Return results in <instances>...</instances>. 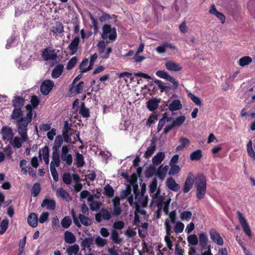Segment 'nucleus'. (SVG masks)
<instances>
[{
    "label": "nucleus",
    "mask_w": 255,
    "mask_h": 255,
    "mask_svg": "<svg viewBox=\"0 0 255 255\" xmlns=\"http://www.w3.org/2000/svg\"><path fill=\"white\" fill-rule=\"evenodd\" d=\"M121 198L123 199L128 198L129 203L137 210H140V207H145L148 202L147 196L140 194L139 190L134 191V197L131 194V189L130 186H127L126 189L122 191Z\"/></svg>",
    "instance_id": "f257e3e1"
},
{
    "label": "nucleus",
    "mask_w": 255,
    "mask_h": 255,
    "mask_svg": "<svg viewBox=\"0 0 255 255\" xmlns=\"http://www.w3.org/2000/svg\"><path fill=\"white\" fill-rule=\"evenodd\" d=\"M26 120H23L19 122L18 125L17 131L21 137L15 136L10 140V143L14 148H19L21 147L23 142L28 139L27 136V123Z\"/></svg>",
    "instance_id": "f03ea898"
},
{
    "label": "nucleus",
    "mask_w": 255,
    "mask_h": 255,
    "mask_svg": "<svg viewBox=\"0 0 255 255\" xmlns=\"http://www.w3.org/2000/svg\"><path fill=\"white\" fill-rule=\"evenodd\" d=\"M27 113L25 117H22V112L20 108H14L11 113V118L14 120V123L16 124L18 128V125L19 122L23 120H26L28 122L27 126L31 123L32 117V110L30 105L26 106Z\"/></svg>",
    "instance_id": "7ed1b4c3"
},
{
    "label": "nucleus",
    "mask_w": 255,
    "mask_h": 255,
    "mask_svg": "<svg viewBox=\"0 0 255 255\" xmlns=\"http://www.w3.org/2000/svg\"><path fill=\"white\" fill-rule=\"evenodd\" d=\"M197 188V197L199 199L204 198L206 191V179L203 174L198 175L195 179Z\"/></svg>",
    "instance_id": "20e7f679"
},
{
    "label": "nucleus",
    "mask_w": 255,
    "mask_h": 255,
    "mask_svg": "<svg viewBox=\"0 0 255 255\" xmlns=\"http://www.w3.org/2000/svg\"><path fill=\"white\" fill-rule=\"evenodd\" d=\"M117 37L116 29L112 28L110 25L105 24L103 27V33L102 37L104 39H109L114 40Z\"/></svg>",
    "instance_id": "39448f33"
},
{
    "label": "nucleus",
    "mask_w": 255,
    "mask_h": 255,
    "mask_svg": "<svg viewBox=\"0 0 255 255\" xmlns=\"http://www.w3.org/2000/svg\"><path fill=\"white\" fill-rule=\"evenodd\" d=\"M107 42L104 41H99L97 47L99 55L101 58L107 59L109 57L110 53L112 52V48L110 47H107Z\"/></svg>",
    "instance_id": "423d86ee"
},
{
    "label": "nucleus",
    "mask_w": 255,
    "mask_h": 255,
    "mask_svg": "<svg viewBox=\"0 0 255 255\" xmlns=\"http://www.w3.org/2000/svg\"><path fill=\"white\" fill-rule=\"evenodd\" d=\"M70 150V146L63 145L61 148V160L65 162L67 165H71L73 162V157L71 154L69 153Z\"/></svg>",
    "instance_id": "0eeeda50"
},
{
    "label": "nucleus",
    "mask_w": 255,
    "mask_h": 255,
    "mask_svg": "<svg viewBox=\"0 0 255 255\" xmlns=\"http://www.w3.org/2000/svg\"><path fill=\"white\" fill-rule=\"evenodd\" d=\"M156 75L161 78L165 79L172 83L175 88L178 87L179 83L175 78L170 75L167 72L162 70H159L156 72Z\"/></svg>",
    "instance_id": "6e6552de"
},
{
    "label": "nucleus",
    "mask_w": 255,
    "mask_h": 255,
    "mask_svg": "<svg viewBox=\"0 0 255 255\" xmlns=\"http://www.w3.org/2000/svg\"><path fill=\"white\" fill-rule=\"evenodd\" d=\"M237 215L239 221L244 232L248 236L251 237L252 236L251 230L247 220L240 211L237 212Z\"/></svg>",
    "instance_id": "1a4fd4ad"
},
{
    "label": "nucleus",
    "mask_w": 255,
    "mask_h": 255,
    "mask_svg": "<svg viewBox=\"0 0 255 255\" xmlns=\"http://www.w3.org/2000/svg\"><path fill=\"white\" fill-rule=\"evenodd\" d=\"M152 203L155 204L158 208V212L162 210L163 204L166 201V199L164 194L161 195L160 193L156 194L154 195H152Z\"/></svg>",
    "instance_id": "9d476101"
},
{
    "label": "nucleus",
    "mask_w": 255,
    "mask_h": 255,
    "mask_svg": "<svg viewBox=\"0 0 255 255\" xmlns=\"http://www.w3.org/2000/svg\"><path fill=\"white\" fill-rule=\"evenodd\" d=\"M43 59L47 61H53L56 60L57 54L55 50L51 47H48L44 49L42 53Z\"/></svg>",
    "instance_id": "9b49d317"
},
{
    "label": "nucleus",
    "mask_w": 255,
    "mask_h": 255,
    "mask_svg": "<svg viewBox=\"0 0 255 255\" xmlns=\"http://www.w3.org/2000/svg\"><path fill=\"white\" fill-rule=\"evenodd\" d=\"M209 235L211 240L214 243L220 246L223 245L224 240L217 230L213 228L210 229Z\"/></svg>",
    "instance_id": "f8f14e48"
},
{
    "label": "nucleus",
    "mask_w": 255,
    "mask_h": 255,
    "mask_svg": "<svg viewBox=\"0 0 255 255\" xmlns=\"http://www.w3.org/2000/svg\"><path fill=\"white\" fill-rule=\"evenodd\" d=\"M169 215V218H167L164 223V225L165 226V230H168V232H170V230L172 229V224L175 222H176V212L175 210H173L171 211L170 213L168 214Z\"/></svg>",
    "instance_id": "ddd939ff"
},
{
    "label": "nucleus",
    "mask_w": 255,
    "mask_h": 255,
    "mask_svg": "<svg viewBox=\"0 0 255 255\" xmlns=\"http://www.w3.org/2000/svg\"><path fill=\"white\" fill-rule=\"evenodd\" d=\"M54 85V82L50 80L44 81L40 86V91L42 94L46 95L52 90Z\"/></svg>",
    "instance_id": "4468645a"
},
{
    "label": "nucleus",
    "mask_w": 255,
    "mask_h": 255,
    "mask_svg": "<svg viewBox=\"0 0 255 255\" xmlns=\"http://www.w3.org/2000/svg\"><path fill=\"white\" fill-rule=\"evenodd\" d=\"M112 217V214L110 211L106 209H102L96 215V220L97 222H100L102 220H109Z\"/></svg>",
    "instance_id": "2eb2a0df"
},
{
    "label": "nucleus",
    "mask_w": 255,
    "mask_h": 255,
    "mask_svg": "<svg viewBox=\"0 0 255 255\" xmlns=\"http://www.w3.org/2000/svg\"><path fill=\"white\" fill-rule=\"evenodd\" d=\"M194 182V176L192 172H189L183 187V192L186 193L188 192L193 187Z\"/></svg>",
    "instance_id": "dca6fc26"
},
{
    "label": "nucleus",
    "mask_w": 255,
    "mask_h": 255,
    "mask_svg": "<svg viewBox=\"0 0 255 255\" xmlns=\"http://www.w3.org/2000/svg\"><path fill=\"white\" fill-rule=\"evenodd\" d=\"M167 70L170 71L178 72L182 69V67L179 64L172 60H169L165 63Z\"/></svg>",
    "instance_id": "f3484780"
},
{
    "label": "nucleus",
    "mask_w": 255,
    "mask_h": 255,
    "mask_svg": "<svg viewBox=\"0 0 255 255\" xmlns=\"http://www.w3.org/2000/svg\"><path fill=\"white\" fill-rule=\"evenodd\" d=\"M166 235L164 237V241L166 243V245L170 251L173 250V241L175 240V238L171 236V234L173 232L172 230H170V232H168V230H165Z\"/></svg>",
    "instance_id": "a211bd4d"
},
{
    "label": "nucleus",
    "mask_w": 255,
    "mask_h": 255,
    "mask_svg": "<svg viewBox=\"0 0 255 255\" xmlns=\"http://www.w3.org/2000/svg\"><path fill=\"white\" fill-rule=\"evenodd\" d=\"M3 138L4 140H10L13 136L12 129L7 126H5L1 129Z\"/></svg>",
    "instance_id": "6ab92c4d"
},
{
    "label": "nucleus",
    "mask_w": 255,
    "mask_h": 255,
    "mask_svg": "<svg viewBox=\"0 0 255 255\" xmlns=\"http://www.w3.org/2000/svg\"><path fill=\"white\" fill-rule=\"evenodd\" d=\"M79 42L80 38L79 37H76L72 40L68 47L71 55L76 54L78 49Z\"/></svg>",
    "instance_id": "aec40b11"
},
{
    "label": "nucleus",
    "mask_w": 255,
    "mask_h": 255,
    "mask_svg": "<svg viewBox=\"0 0 255 255\" xmlns=\"http://www.w3.org/2000/svg\"><path fill=\"white\" fill-rule=\"evenodd\" d=\"M156 143L155 140L152 139L151 140L150 145L147 148L145 151L143 157L145 158H149L154 153L156 150Z\"/></svg>",
    "instance_id": "412c9836"
},
{
    "label": "nucleus",
    "mask_w": 255,
    "mask_h": 255,
    "mask_svg": "<svg viewBox=\"0 0 255 255\" xmlns=\"http://www.w3.org/2000/svg\"><path fill=\"white\" fill-rule=\"evenodd\" d=\"M17 66L19 69H26L29 67L31 64V61L29 58L25 61V59L21 57L19 59L16 60Z\"/></svg>",
    "instance_id": "4be33fe9"
},
{
    "label": "nucleus",
    "mask_w": 255,
    "mask_h": 255,
    "mask_svg": "<svg viewBox=\"0 0 255 255\" xmlns=\"http://www.w3.org/2000/svg\"><path fill=\"white\" fill-rule=\"evenodd\" d=\"M166 184L169 189L175 192L178 191L180 188L179 185L176 183L175 180L171 177L167 179Z\"/></svg>",
    "instance_id": "5701e85b"
},
{
    "label": "nucleus",
    "mask_w": 255,
    "mask_h": 255,
    "mask_svg": "<svg viewBox=\"0 0 255 255\" xmlns=\"http://www.w3.org/2000/svg\"><path fill=\"white\" fill-rule=\"evenodd\" d=\"M51 157L52 161H51L50 167H58L59 166L60 164V160L58 151H53Z\"/></svg>",
    "instance_id": "b1692460"
},
{
    "label": "nucleus",
    "mask_w": 255,
    "mask_h": 255,
    "mask_svg": "<svg viewBox=\"0 0 255 255\" xmlns=\"http://www.w3.org/2000/svg\"><path fill=\"white\" fill-rule=\"evenodd\" d=\"M199 243L200 246L203 249L207 248L209 245L208 237L206 233L202 232L199 235Z\"/></svg>",
    "instance_id": "393cba45"
},
{
    "label": "nucleus",
    "mask_w": 255,
    "mask_h": 255,
    "mask_svg": "<svg viewBox=\"0 0 255 255\" xmlns=\"http://www.w3.org/2000/svg\"><path fill=\"white\" fill-rule=\"evenodd\" d=\"M93 245V240L91 238H86L82 241L81 246L83 250H85L86 249H87L90 251Z\"/></svg>",
    "instance_id": "a878e982"
},
{
    "label": "nucleus",
    "mask_w": 255,
    "mask_h": 255,
    "mask_svg": "<svg viewBox=\"0 0 255 255\" xmlns=\"http://www.w3.org/2000/svg\"><path fill=\"white\" fill-rule=\"evenodd\" d=\"M210 13L215 15L220 20L222 23H224L225 21V16L224 15L217 11L216 8L214 4H212L210 7Z\"/></svg>",
    "instance_id": "bb28decb"
},
{
    "label": "nucleus",
    "mask_w": 255,
    "mask_h": 255,
    "mask_svg": "<svg viewBox=\"0 0 255 255\" xmlns=\"http://www.w3.org/2000/svg\"><path fill=\"white\" fill-rule=\"evenodd\" d=\"M55 206L56 203L54 200L48 199H44L41 204V207H46L47 209L50 210H54Z\"/></svg>",
    "instance_id": "cd10ccee"
},
{
    "label": "nucleus",
    "mask_w": 255,
    "mask_h": 255,
    "mask_svg": "<svg viewBox=\"0 0 255 255\" xmlns=\"http://www.w3.org/2000/svg\"><path fill=\"white\" fill-rule=\"evenodd\" d=\"M64 67L62 65H57L52 70L51 76L54 79H56L60 76L63 71Z\"/></svg>",
    "instance_id": "c85d7f7f"
},
{
    "label": "nucleus",
    "mask_w": 255,
    "mask_h": 255,
    "mask_svg": "<svg viewBox=\"0 0 255 255\" xmlns=\"http://www.w3.org/2000/svg\"><path fill=\"white\" fill-rule=\"evenodd\" d=\"M165 157V154L163 152H158L152 158V162L154 165H158L161 163Z\"/></svg>",
    "instance_id": "c756f323"
},
{
    "label": "nucleus",
    "mask_w": 255,
    "mask_h": 255,
    "mask_svg": "<svg viewBox=\"0 0 255 255\" xmlns=\"http://www.w3.org/2000/svg\"><path fill=\"white\" fill-rule=\"evenodd\" d=\"M37 216L35 213H31L27 218V222L28 224L33 228L37 226Z\"/></svg>",
    "instance_id": "7c9ffc66"
},
{
    "label": "nucleus",
    "mask_w": 255,
    "mask_h": 255,
    "mask_svg": "<svg viewBox=\"0 0 255 255\" xmlns=\"http://www.w3.org/2000/svg\"><path fill=\"white\" fill-rule=\"evenodd\" d=\"M63 142L62 135L59 134L56 136L52 147L53 151H58Z\"/></svg>",
    "instance_id": "2f4dec72"
},
{
    "label": "nucleus",
    "mask_w": 255,
    "mask_h": 255,
    "mask_svg": "<svg viewBox=\"0 0 255 255\" xmlns=\"http://www.w3.org/2000/svg\"><path fill=\"white\" fill-rule=\"evenodd\" d=\"M182 105L179 100H174L169 105L168 108L171 111H175L182 108Z\"/></svg>",
    "instance_id": "473e14b6"
},
{
    "label": "nucleus",
    "mask_w": 255,
    "mask_h": 255,
    "mask_svg": "<svg viewBox=\"0 0 255 255\" xmlns=\"http://www.w3.org/2000/svg\"><path fill=\"white\" fill-rule=\"evenodd\" d=\"M64 240L67 243L73 244L76 242V237L72 232L67 231L64 233Z\"/></svg>",
    "instance_id": "72a5a7b5"
},
{
    "label": "nucleus",
    "mask_w": 255,
    "mask_h": 255,
    "mask_svg": "<svg viewBox=\"0 0 255 255\" xmlns=\"http://www.w3.org/2000/svg\"><path fill=\"white\" fill-rule=\"evenodd\" d=\"M169 170V166L165 165L164 166H161L157 171L158 177L161 180H163L166 176Z\"/></svg>",
    "instance_id": "f704fd0d"
},
{
    "label": "nucleus",
    "mask_w": 255,
    "mask_h": 255,
    "mask_svg": "<svg viewBox=\"0 0 255 255\" xmlns=\"http://www.w3.org/2000/svg\"><path fill=\"white\" fill-rule=\"evenodd\" d=\"M88 201L92 210L96 211L100 208V204L97 201H94L93 196H90L88 197Z\"/></svg>",
    "instance_id": "c9c22d12"
},
{
    "label": "nucleus",
    "mask_w": 255,
    "mask_h": 255,
    "mask_svg": "<svg viewBox=\"0 0 255 255\" xmlns=\"http://www.w3.org/2000/svg\"><path fill=\"white\" fill-rule=\"evenodd\" d=\"M159 102L160 100L156 98L149 100L147 102V107L148 109L151 111H153L158 107Z\"/></svg>",
    "instance_id": "e433bc0d"
},
{
    "label": "nucleus",
    "mask_w": 255,
    "mask_h": 255,
    "mask_svg": "<svg viewBox=\"0 0 255 255\" xmlns=\"http://www.w3.org/2000/svg\"><path fill=\"white\" fill-rule=\"evenodd\" d=\"M78 219L81 225L82 224L84 226H88L91 225L92 223L91 219L81 214L79 215Z\"/></svg>",
    "instance_id": "4c0bfd02"
},
{
    "label": "nucleus",
    "mask_w": 255,
    "mask_h": 255,
    "mask_svg": "<svg viewBox=\"0 0 255 255\" xmlns=\"http://www.w3.org/2000/svg\"><path fill=\"white\" fill-rule=\"evenodd\" d=\"M88 63L89 61L87 58L84 59L82 61L79 66V69L81 72H86L92 69V66H91L90 64L88 66Z\"/></svg>",
    "instance_id": "58836bf2"
},
{
    "label": "nucleus",
    "mask_w": 255,
    "mask_h": 255,
    "mask_svg": "<svg viewBox=\"0 0 255 255\" xmlns=\"http://www.w3.org/2000/svg\"><path fill=\"white\" fill-rule=\"evenodd\" d=\"M157 182L156 179L153 180L149 185V191L152 194V195H154L156 194L160 193V190L159 188H157Z\"/></svg>",
    "instance_id": "ea45409f"
},
{
    "label": "nucleus",
    "mask_w": 255,
    "mask_h": 255,
    "mask_svg": "<svg viewBox=\"0 0 255 255\" xmlns=\"http://www.w3.org/2000/svg\"><path fill=\"white\" fill-rule=\"evenodd\" d=\"M180 144L176 147V150L180 151L183 150L185 147L189 145L190 144V140L184 137H181L180 138Z\"/></svg>",
    "instance_id": "a19ab883"
},
{
    "label": "nucleus",
    "mask_w": 255,
    "mask_h": 255,
    "mask_svg": "<svg viewBox=\"0 0 255 255\" xmlns=\"http://www.w3.org/2000/svg\"><path fill=\"white\" fill-rule=\"evenodd\" d=\"M42 157L46 165H48L49 162V149L48 146L45 145L42 149Z\"/></svg>",
    "instance_id": "79ce46f5"
},
{
    "label": "nucleus",
    "mask_w": 255,
    "mask_h": 255,
    "mask_svg": "<svg viewBox=\"0 0 255 255\" xmlns=\"http://www.w3.org/2000/svg\"><path fill=\"white\" fill-rule=\"evenodd\" d=\"M79 251V246L78 245H74L69 247L66 252L68 255H76Z\"/></svg>",
    "instance_id": "37998d69"
},
{
    "label": "nucleus",
    "mask_w": 255,
    "mask_h": 255,
    "mask_svg": "<svg viewBox=\"0 0 255 255\" xmlns=\"http://www.w3.org/2000/svg\"><path fill=\"white\" fill-rule=\"evenodd\" d=\"M57 196L61 197L62 199L65 200L66 201H68L69 199V195L67 192L61 187L57 189Z\"/></svg>",
    "instance_id": "c03bdc74"
},
{
    "label": "nucleus",
    "mask_w": 255,
    "mask_h": 255,
    "mask_svg": "<svg viewBox=\"0 0 255 255\" xmlns=\"http://www.w3.org/2000/svg\"><path fill=\"white\" fill-rule=\"evenodd\" d=\"M154 82L157 85L158 88L160 89L161 92H168L171 89L170 86L165 85L164 83L160 80L156 79Z\"/></svg>",
    "instance_id": "a18cd8bd"
},
{
    "label": "nucleus",
    "mask_w": 255,
    "mask_h": 255,
    "mask_svg": "<svg viewBox=\"0 0 255 255\" xmlns=\"http://www.w3.org/2000/svg\"><path fill=\"white\" fill-rule=\"evenodd\" d=\"M173 224H174V231L176 234H178L183 231L185 227L183 223L180 221H177Z\"/></svg>",
    "instance_id": "49530a36"
},
{
    "label": "nucleus",
    "mask_w": 255,
    "mask_h": 255,
    "mask_svg": "<svg viewBox=\"0 0 255 255\" xmlns=\"http://www.w3.org/2000/svg\"><path fill=\"white\" fill-rule=\"evenodd\" d=\"M75 161L76 166L78 167H83L84 165L85 162L83 155L80 154L79 152H77L76 153Z\"/></svg>",
    "instance_id": "de8ad7c7"
},
{
    "label": "nucleus",
    "mask_w": 255,
    "mask_h": 255,
    "mask_svg": "<svg viewBox=\"0 0 255 255\" xmlns=\"http://www.w3.org/2000/svg\"><path fill=\"white\" fill-rule=\"evenodd\" d=\"M23 99L20 97H15L12 101V105L15 108H20L23 105Z\"/></svg>",
    "instance_id": "09e8293b"
},
{
    "label": "nucleus",
    "mask_w": 255,
    "mask_h": 255,
    "mask_svg": "<svg viewBox=\"0 0 255 255\" xmlns=\"http://www.w3.org/2000/svg\"><path fill=\"white\" fill-rule=\"evenodd\" d=\"M72 224V220L70 216L65 217L61 221L62 227L64 229L68 228Z\"/></svg>",
    "instance_id": "8fccbe9b"
},
{
    "label": "nucleus",
    "mask_w": 255,
    "mask_h": 255,
    "mask_svg": "<svg viewBox=\"0 0 255 255\" xmlns=\"http://www.w3.org/2000/svg\"><path fill=\"white\" fill-rule=\"evenodd\" d=\"M201 150L198 149L191 153L190 155V158L191 160H198L201 158Z\"/></svg>",
    "instance_id": "3c124183"
},
{
    "label": "nucleus",
    "mask_w": 255,
    "mask_h": 255,
    "mask_svg": "<svg viewBox=\"0 0 255 255\" xmlns=\"http://www.w3.org/2000/svg\"><path fill=\"white\" fill-rule=\"evenodd\" d=\"M186 117L184 116H180L177 118L172 123L174 127H179L185 121Z\"/></svg>",
    "instance_id": "603ef678"
},
{
    "label": "nucleus",
    "mask_w": 255,
    "mask_h": 255,
    "mask_svg": "<svg viewBox=\"0 0 255 255\" xmlns=\"http://www.w3.org/2000/svg\"><path fill=\"white\" fill-rule=\"evenodd\" d=\"M188 97L197 106L202 105V102L201 99L192 94L191 93H189L188 94Z\"/></svg>",
    "instance_id": "864d4df0"
},
{
    "label": "nucleus",
    "mask_w": 255,
    "mask_h": 255,
    "mask_svg": "<svg viewBox=\"0 0 255 255\" xmlns=\"http://www.w3.org/2000/svg\"><path fill=\"white\" fill-rule=\"evenodd\" d=\"M41 188L39 183H34L31 189V195L33 197H36L40 193Z\"/></svg>",
    "instance_id": "5fc2aeb1"
},
{
    "label": "nucleus",
    "mask_w": 255,
    "mask_h": 255,
    "mask_svg": "<svg viewBox=\"0 0 255 255\" xmlns=\"http://www.w3.org/2000/svg\"><path fill=\"white\" fill-rule=\"evenodd\" d=\"M252 61V59L250 57L245 56L239 60V64L241 66H245L249 65Z\"/></svg>",
    "instance_id": "6e6d98bb"
},
{
    "label": "nucleus",
    "mask_w": 255,
    "mask_h": 255,
    "mask_svg": "<svg viewBox=\"0 0 255 255\" xmlns=\"http://www.w3.org/2000/svg\"><path fill=\"white\" fill-rule=\"evenodd\" d=\"M187 241L190 244L193 246H196L198 244V239L196 235L192 234L187 237Z\"/></svg>",
    "instance_id": "4d7b16f0"
},
{
    "label": "nucleus",
    "mask_w": 255,
    "mask_h": 255,
    "mask_svg": "<svg viewBox=\"0 0 255 255\" xmlns=\"http://www.w3.org/2000/svg\"><path fill=\"white\" fill-rule=\"evenodd\" d=\"M105 194L109 197L113 196L114 194V190L112 187L109 184L106 185L104 188Z\"/></svg>",
    "instance_id": "13d9d810"
},
{
    "label": "nucleus",
    "mask_w": 255,
    "mask_h": 255,
    "mask_svg": "<svg viewBox=\"0 0 255 255\" xmlns=\"http://www.w3.org/2000/svg\"><path fill=\"white\" fill-rule=\"evenodd\" d=\"M79 113L84 118H88L90 116L89 110L85 107L84 103L81 105Z\"/></svg>",
    "instance_id": "bf43d9fd"
},
{
    "label": "nucleus",
    "mask_w": 255,
    "mask_h": 255,
    "mask_svg": "<svg viewBox=\"0 0 255 255\" xmlns=\"http://www.w3.org/2000/svg\"><path fill=\"white\" fill-rule=\"evenodd\" d=\"M8 221L7 219H3L0 225V234H3L8 228Z\"/></svg>",
    "instance_id": "052dcab7"
},
{
    "label": "nucleus",
    "mask_w": 255,
    "mask_h": 255,
    "mask_svg": "<svg viewBox=\"0 0 255 255\" xmlns=\"http://www.w3.org/2000/svg\"><path fill=\"white\" fill-rule=\"evenodd\" d=\"M192 214L190 211H184L180 214V218L182 220L188 221L192 217Z\"/></svg>",
    "instance_id": "680f3d73"
},
{
    "label": "nucleus",
    "mask_w": 255,
    "mask_h": 255,
    "mask_svg": "<svg viewBox=\"0 0 255 255\" xmlns=\"http://www.w3.org/2000/svg\"><path fill=\"white\" fill-rule=\"evenodd\" d=\"M107 243V241L106 239H103L100 236L97 237L95 240V243L99 247H104Z\"/></svg>",
    "instance_id": "e2e57ef3"
},
{
    "label": "nucleus",
    "mask_w": 255,
    "mask_h": 255,
    "mask_svg": "<svg viewBox=\"0 0 255 255\" xmlns=\"http://www.w3.org/2000/svg\"><path fill=\"white\" fill-rule=\"evenodd\" d=\"M84 87V83L83 82H80L79 83L76 87L74 88H71L70 89L71 91L74 90L77 93L80 94L83 91V88Z\"/></svg>",
    "instance_id": "0e129e2a"
},
{
    "label": "nucleus",
    "mask_w": 255,
    "mask_h": 255,
    "mask_svg": "<svg viewBox=\"0 0 255 255\" xmlns=\"http://www.w3.org/2000/svg\"><path fill=\"white\" fill-rule=\"evenodd\" d=\"M52 31L55 33H61L63 31V26L60 23H56L53 27Z\"/></svg>",
    "instance_id": "69168bd1"
},
{
    "label": "nucleus",
    "mask_w": 255,
    "mask_h": 255,
    "mask_svg": "<svg viewBox=\"0 0 255 255\" xmlns=\"http://www.w3.org/2000/svg\"><path fill=\"white\" fill-rule=\"evenodd\" d=\"M171 168L169 171V174L170 175H174L176 174H177L180 171V168L178 165H171Z\"/></svg>",
    "instance_id": "338daca9"
},
{
    "label": "nucleus",
    "mask_w": 255,
    "mask_h": 255,
    "mask_svg": "<svg viewBox=\"0 0 255 255\" xmlns=\"http://www.w3.org/2000/svg\"><path fill=\"white\" fill-rule=\"evenodd\" d=\"M111 238L113 242L115 243H120L121 241V239L119 236V234L117 231L114 230L111 235Z\"/></svg>",
    "instance_id": "774afa93"
}]
</instances>
